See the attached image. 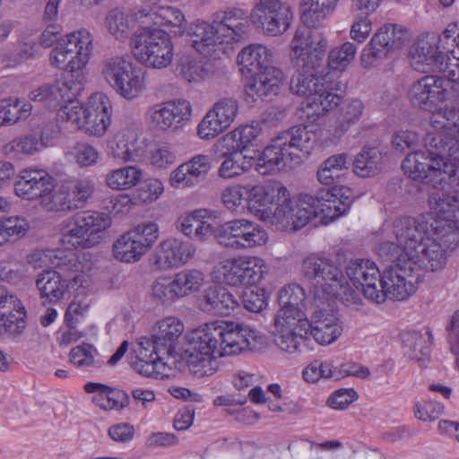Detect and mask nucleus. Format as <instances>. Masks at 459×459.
<instances>
[{
	"label": "nucleus",
	"mask_w": 459,
	"mask_h": 459,
	"mask_svg": "<svg viewBox=\"0 0 459 459\" xmlns=\"http://www.w3.org/2000/svg\"><path fill=\"white\" fill-rule=\"evenodd\" d=\"M186 352L232 356L246 351H260L268 344L265 334L229 321H212L188 333Z\"/></svg>",
	"instance_id": "3"
},
{
	"label": "nucleus",
	"mask_w": 459,
	"mask_h": 459,
	"mask_svg": "<svg viewBox=\"0 0 459 459\" xmlns=\"http://www.w3.org/2000/svg\"><path fill=\"white\" fill-rule=\"evenodd\" d=\"M185 330L183 322L176 316H167L156 323L152 341L154 342V348L162 351L168 357L174 352V343L182 335Z\"/></svg>",
	"instance_id": "33"
},
{
	"label": "nucleus",
	"mask_w": 459,
	"mask_h": 459,
	"mask_svg": "<svg viewBox=\"0 0 459 459\" xmlns=\"http://www.w3.org/2000/svg\"><path fill=\"white\" fill-rule=\"evenodd\" d=\"M261 132L262 126L258 122L240 126L225 134L218 145L227 151L243 152L257 140Z\"/></svg>",
	"instance_id": "36"
},
{
	"label": "nucleus",
	"mask_w": 459,
	"mask_h": 459,
	"mask_svg": "<svg viewBox=\"0 0 459 459\" xmlns=\"http://www.w3.org/2000/svg\"><path fill=\"white\" fill-rule=\"evenodd\" d=\"M364 112V105L359 99L346 100L340 108L337 119L341 133L346 132L351 125L356 124Z\"/></svg>",
	"instance_id": "58"
},
{
	"label": "nucleus",
	"mask_w": 459,
	"mask_h": 459,
	"mask_svg": "<svg viewBox=\"0 0 459 459\" xmlns=\"http://www.w3.org/2000/svg\"><path fill=\"white\" fill-rule=\"evenodd\" d=\"M6 297H12L13 302L0 300V335L17 336L26 327V311L20 306V300L16 296L9 293L4 288Z\"/></svg>",
	"instance_id": "32"
},
{
	"label": "nucleus",
	"mask_w": 459,
	"mask_h": 459,
	"mask_svg": "<svg viewBox=\"0 0 459 459\" xmlns=\"http://www.w3.org/2000/svg\"><path fill=\"white\" fill-rule=\"evenodd\" d=\"M274 329L307 333L309 321L302 309L280 308L274 317Z\"/></svg>",
	"instance_id": "48"
},
{
	"label": "nucleus",
	"mask_w": 459,
	"mask_h": 459,
	"mask_svg": "<svg viewBox=\"0 0 459 459\" xmlns=\"http://www.w3.org/2000/svg\"><path fill=\"white\" fill-rule=\"evenodd\" d=\"M333 195L334 194H332L330 189H321L316 195H313L314 217L320 216L325 223L333 221L347 212V204L338 205Z\"/></svg>",
	"instance_id": "42"
},
{
	"label": "nucleus",
	"mask_w": 459,
	"mask_h": 459,
	"mask_svg": "<svg viewBox=\"0 0 459 459\" xmlns=\"http://www.w3.org/2000/svg\"><path fill=\"white\" fill-rule=\"evenodd\" d=\"M299 74L292 77L290 91L305 96L304 108L307 117H320L336 108L341 97L333 92L331 73L322 74L318 69L298 68Z\"/></svg>",
	"instance_id": "7"
},
{
	"label": "nucleus",
	"mask_w": 459,
	"mask_h": 459,
	"mask_svg": "<svg viewBox=\"0 0 459 459\" xmlns=\"http://www.w3.org/2000/svg\"><path fill=\"white\" fill-rule=\"evenodd\" d=\"M132 64L131 58L127 56L108 57L101 64L100 74L103 80L114 90Z\"/></svg>",
	"instance_id": "53"
},
{
	"label": "nucleus",
	"mask_w": 459,
	"mask_h": 459,
	"mask_svg": "<svg viewBox=\"0 0 459 459\" xmlns=\"http://www.w3.org/2000/svg\"><path fill=\"white\" fill-rule=\"evenodd\" d=\"M456 187L450 188L453 192L447 194L432 193L428 199L429 206L436 216L435 233L446 247L452 250L456 247L458 238L456 213L459 199Z\"/></svg>",
	"instance_id": "11"
},
{
	"label": "nucleus",
	"mask_w": 459,
	"mask_h": 459,
	"mask_svg": "<svg viewBox=\"0 0 459 459\" xmlns=\"http://www.w3.org/2000/svg\"><path fill=\"white\" fill-rule=\"evenodd\" d=\"M116 259L125 263L138 261L146 252L130 231L123 234L113 245Z\"/></svg>",
	"instance_id": "51"
},
{
	"label": "nucleus",
	"mask_w": 459,
	"mask_h": 459,
	"mask_svg": "<svg viewBox=\"0 0 459 459\" xmlns=\"http://www.w3.org/2000/svg\"><path fill=\"white\" fill-rule=\"evenodd\" d=\"M385 261L392 262L393 264L382 274L381 286L377 292L384 294V299L376 303L382 304L386 299L397 301L407 299L416 290L415 283L420 278L417 272L421 269L403 258Z\"/></svg>",
	"instance_id": "12"
},
{
	"label": "nucleus",
	"mask_w": 459,
	"mask_h": 459,
	"mask_svg": "<svg viewBox=\"0 0 459 459\" xmlns=\"http://www.w3.org/2000/svg\"><path fill=\"white\" fill-rule=\"evenodd\" d=\"M426 336L431 337L430 332L427 330L425 334L418 332H408L403 335L404 347L410 351V357L419 361L425 362L429 358V347L427 345Z\"/></svg>",
	"instance_id": "56"
},
{
	"label": "nucleus",
	"mask_w": 459,
	"mask_h": 459,
	"mask_svg": "<svg viewBox=\"0 0 459 459\" xmlns=\"http://www.w3.org/2000/svg\"><path fill=\"white\" fill-rule=\"evenodd\" d=\"M307 333L295 332L290 330L274 329L273 341L275 345L289 354L300 351V345L304 342Z\"/></svg>",
	"instance_id": "60"
},
{
	"label": "nucleus",
	"mask_w": 459,
	"mask_h": 459,
	"mask_svg": "<svg viewBox=\"0 0 459 459\" xmlns=\"http://www.w3.org/2000/svg\"><path fill=\"white\" fill-rule=\"evenodd\" d=\"M195 248L178 238H168L160 243L154 264L160 270H169L186 264L195 255Z\"/></svg>",
	"instance_id": "25"
},
{
	"label": "nucleus",
	"mask_w": 459,
	"mask_h": 459,
	"mask_svg": "<svg viewBox=\"0 0 459 459\" xmlns=\"http://www.w3.org/2000/svg\"><path fill=\"white\" fill-rule=\"evenodd\" d=\"M283 81L284 74L280 68L267 67L253 74L246 88L247 96L253 101L271 100L279 94Z\"/></svg>",
	"instance_id": "26"
},
{
	"label": "nucleus",
	"mask_w": 459,
	"mask_h": 459,
	"mask_svg": "<svg viewBox=\"0 0 459 459\" xmlns=\"http://www.w3.org/2000/svg\"><path fill=\"white\" fill-rule=\"evenodd\" d=\"M202 211H195L190 214L181 216L178 221V229L193 240H205L212 235V227L202 220Z\"/></svg>",
	"instance_id": "44"
},
{
	"label": "nucleus",
	"mask_w": 459,
	"mask_h": 459,
	"mask_svg": "<svg viewBox=\"0 0 459 459\" xmlns=\"http://www.w3.org/2000/svg\"><path fill=\"white\" fill-rule=\"evenodd\" d=\"M424 146L425 152H412L405 157L402 164L404 172L436 189L459 186L457 140H452L449 144L443 134H428Z\"/></svg>",
	"instance_id": "2"
},
{
	"label": "nucleus",
	"mask_w": 459,
	"mask_h": 459,
	"mask_svg": "<svg viewBox=\"0 0 459 459\" xmlns=\"http://www.w3.org/2000/svg\"><path fill=\"white\" fill-rule=\"evenodd\" d=\"M111 113L109 98L102 92H95L89 97L85 105L79 102L65 105L58 111V117L90 135L100 137L106 134L110 125Z\"/></svg>",
	"instance_id": "8"
},
{
	"label": "nucleus",
	"mask_w": 459,
	"mask_h": 459,
	"mask_svg": "<svg viewBox=\"0 0 459 459\" xmlns=\"http://www.w3.org/2000/svg\"><path fill=\"white\" fill-rule=\"evenodd\" d=\"M336 287H333L327 294L322 297V301H328L331 298H335L342 301L346 307L358 309L361 305L359 295L352 290L342 274V281H338ZM322 304L324 302H321Z\"/></svg>",
	"instance_id": "61"
},
{
	"label": "nucleus",
	"mask_w": 459,
	"mask_h": 459,
	"mask_svg": "<svg viewBox=\"0 0 459 459\" xmlns=\"http://www.w3.org/2000/svg\"><path fill=\"white\" fill-rule=\"evenodd\" d=\"M179 75L188 82H199L208 79L215 72L212 62L209 60L182 59L178 65Z\"/></svg>",
	"instance_id": "47"
},
{
	"label": "nucleus",
	"mask_w": 459,
	"mask_h": 459,
	"mask_svg": "<svg viewBox=\"0 0 459 459\" xmlns=\"http://www.w3.org/2000/svg\"><path fill=\"white\" fill-rule=\"evenodd\" d=\"M247 219H236L223 224L217 235L219 242L225 247L239 249L241 245H245L243 237L247 225Z\"/></svg>",
	"instance_id": "55"
},
{
	"label": "nucleus",
	"mask_w": 459,
	"mask_h": 459,
	"mask_svg": "<svg viewBox=\"0 0 459 459\" xmlns=\"http://www.w3.org/2000/svg\"><path fill=\"white\" fill-rule=\"evenodd\" d=\"M281 197L274 203L272 211H265L261 221L276 230L294 232L306 226L315 216L314 199L309 194H299L292 198L288 188L283 186Z\"/></svg>",
	"instance_id": "9"
},
{
	"label": "nucleus",
	"mask_w": 459,
	"mask_h": 459,
	"mask_svg": "<svg viewBox=\"0 0 459 459\" xmlns=\"http://www.w3.org/2000/svg\"><path fill=\"white\" fill-rule=\"evenodd\" d=\"M143 176L140 168L128 165L109 170L105 176V183L115 191L129 190L139 184Z\"/></svg>",
	"instance_id": "41"
},
{
	"label": "nucleus",
	"mask_w": 459,
	"mask_h": 459,
	"mask_svg": "<svg viewBox=\"0 0 459 459\" xmlns=\"http://www.w3.org/2000/svg\"><path fill=\"white\" fill-rule=\"evenodd\" d=\"M218 168V176L223 179H233L247 172L254 165L253 158L244 156L239 151H227Z\"/></svg>",
	"instance_id": "43"
},
{
	"label": "nucleus",
	"mask_w": 459,
	"mask_h": 459,
	"mask_svg": "<svg viewBox=\"0 0 459 459\" xmlns=\"http://www.w3.org/2000/svg\"><path fill=\"white\" fill-rule=\"evenodd\" d=\"M439 39L433 34L420 36L410 49L411 66L420 73H432L445 68L443 52L438 49Z\"/></svg>",
	"instance_id": "19"
},
{
	"label": "nucleus",
	"mask_w": 459,
	"mask_h": 459,
	"mask_svg": "<svg viewBox=\"0 0 459 459\" xmlns=\"http://www.w3.org/2000/svg\"><path fill=\"white\" fill-rule=\"evenodd\" d=\"M283 184L273 182L267 185L246 184L245 203L247 209L255 212L261 220V215L265 211H272L270 205H273L275 201L281 197V190Z\"/></svg>",
	"instance_id": "31"
},
{
	"label": "nucleus",
	"mask_w": 459,
	"mask_h": 459,
	"mask_svg": "<svg viewBox=\"0 0 459 459\" xmlns=\"http://www.w3.org/2000/svg\"><path fill=\"white\" fill-rule=\"evenodd\" d=\"M190 103L185 100H178L152 107L147 112V120L158 130H177L190 118Z\"/></svg>",
	"instance_id": "20"
},
{
	"label": "nucleus",
	"mask_w": 459,
	"mask_h": 459,
	"mask_svg": "<svg viewBox=\"0 0 459 459\" xmlns=\"http://www.w3.org/2000/svg\"><path fill=\"white\" fill-rule=\"evenodd\" d=\"M55 179L44 169H22L14 184V193L26 200H39L55 189Z\"/></svg>",
	"instance_id": "22"
},
{
	"label": "nucleus",
	"mask_w": 459,
	"mask_h": 459,
	"mask_svg": "<svg viewBox=\"0 0 459 459\" xmlns=\"http://www.w3.org/2000/svg\"><path fill=\"white\" fill-rule=\"evenodd\" d=\"M310 333L316 342L329 345L342 335L343 326L337 315L325 308L316 309L309 321Z\"/></svg>",
	"instance_id": "29"
},
{
	"label": "nucleus",
	"mask_w": 459,
	"mask_h": 459,
	"mask_svg": "<svg viewBox=\"0 0 459 459\" xmlns=\"http://www.w3.org/2000/svg\"><path fill=\"white\" fill-rule=\"evenodd\" d=\"M84 390L90 394L96 393L92 402L102 410L110 411L124 407L119 401L122 394L106 385L90 382L84 385Z\"/></svg>",
	"instance_id": "49"
},
{
	"label": "nucleus",
	"mask_w": 459,
	"mask_h": 459,
	"mask_svg": "<svg viewBox=\"0 0 459 459\" xmlns=\"http://www.w3.org/2000/svg\"><path fill=\"white\" fill-rule=\"evenodd\" d=\"M212 21L221 32L226 45L239 42L245 39L248 30L246 12L239 8H230L217 12Z\"/></svg>",
	"instance_id": "28"
},
{
	"label": "nucleus",
	"mask_w": 459,
	"mask_h": 459,
	"mask_svg": "<svg viewBox=\"0 0 459 459\" xmlns=\"http://www.w3.org/2000/svg\"><path fill=\"white\" fill-rule=\"evenodd\" d=\"M351 160L349 155L345 152L337 153L330 156L323 161L317 170L318 181L325 186H331L334 183L335 178L349 169Z\"/></svg>",
	"instance_id": "45"
},
{
	"label": "nucleus",
	"mask_w": 459,
	"mask_h": 459,
	"mask_svg": "<svg viewBox=\"0 0 459 459\" xmlns=\"http://www.w3.org/2000/svg\"><path fill=\"white\" fill-rule=\"evenodd\" d=\"M273 53L265 46L252 44L244 48L238 55V63L241 70L246 69L249 73H258L267 67H273Z\"/></svg>",
	"instance_id": "37"
},
{
	"label": "nucleus",
	"mask_w": 459,
	"mask_h": 459,
	"mask_svg": "<svg viewBox=\"0 0 459 459\" xmlns=\"http://www.w3.org/2000/svg\"><path fill=\"white\" fill-rule=\"evenodd\" d=\"M154 342L148 337L140 338L132 358L133 368L144 377L164 378L169 377L172 368L164 361L162 351L154 348Z\"/></svg>",
	"instance_id": "18"
},
{
	"label": "nucleus",
	"mask_w": 459,
	"mask_h": 459,
	"mask_svg": "<svg viewBox=\"0 0 459 459\" xmlns=\"http://www.w3.org/2000/svg\"><path fill=\"white\" fill-rule=\"evenodd\" d=\"M67 281L54 270H43L36 280V287L41 299L56 303L65 298L68 291Z\"/></svg>",
	"instance_id": "35"
},
{
	"label": "nucleus",
	"mask_w": 459,
	"mask_h": 459,
	"mask_svg": "<svg viewBox=\"0 0 459 459\" xmlns=\"http://www.w3.org/2000/svg\"><path fill=\"white\" fill-rule=\"evenodd\" d=\"M397 243L384 241L377 247L383 260L403 258L424 271H437L446 264V251L437 240L433 224L423 217H404L394 222Z\"/></svg>",
	"instance_id": "1"
},
{
	"label": "nucleus",
	"mask_w": 459,
	"mask_h": 459,
	"mask_svg": "<svg viewBox=\"0 0 459 459\" xmlns=\"http://www.w3.org/2000/svg\"><path fill=\"white\" fill-rule=\"evenodd\" d=\"M211 168V158L208 155H195L170 173L169 184L174 188L195 186L207 177Z\"/></svg>",
	"instance_id": "24"
},
{
	"label": "nucleus",
	"mask_w": 459,
	"mask_h": 459,
	"mask_svg": "<svg viewBox=\"0 0 459 459\" xmlns=\"http://www.w3.org/2000/svg\"><path fill=\"white\" fill-rule=\"evenodd\" d=\"M133 22V18L129 14L118 9H114L107 15L105 24L112 36L123 39L129 36Z\"/></svg>",
	"instance_id": "57"
},
{
	"label": "nucleus",
	"mask_w": 459,
	"mask_h": 459,
	"mask_svg": "<svg viewBox=\"0 0 459 459\" xmlns=\"http://www.w3.org/2000/svg\"><path fill=\"white\" fill-rule=\"evenodd\" d=\"M199 308L213 316H230L238 307V301L225 288L212 285L205 289L198 299Z\"/></svg>",
	"instance_id": "30"
},
{
	"label": "nucleus",
	"mask_w": 459,
	"mask_h": 459,
	"mask_svg": "<svg viewBox=\"0 0 459 459\" xmlns=\"http://www.w3.org/2000/svg\"><path fill=\"white\" fill-rule=\"evenodd\" d=\"M113 158L126 161H134L140 157L136 133L129 128L119 129L109 143Z\"/></svg>",
	"instance_id": "38"
},
{
	"label": "nucleus",
	"mask_w": 459,
	"mask_h": 459,
	"mask_svg": "<svg viewBox=\"0 0 459 459\" xmlns=\"http://www.w3.org/2000/svg\"><path fill=\"white\" fill-rule=\"evenodd\" d=\"M61 242L68 249H88L95 247L100 242V235H85L61 229Z\"/></svg>",
	"instance_id": "63"
},
{
	"label": "nucleus",
	"mask_w": 459,
	"mask_h": 459,
	"mask_svg": "<svg viewBox=\"0 0 459 459\" xmlns=\"http://www.w3.org/2000/svg\"><path fill=\"white\" fill-rule=\"evenodd\" d=\"M172 281L180 299L199 291L204 274L197 269H184L174 274Z\"/></svg>",
	"instance_id": "52"
},
{
	"label": "nucleus",
	"mask_w": 459,
	"mask_h": 459,
	"mask_svg": "<svg viewBox=\"0 0 459 459\" xmlns=\"http://www.w3.org/2000/svg\"><path fill=\"white\" fill-rule=\"evenodd\" d=\"M450 53L452 57L447 56L444 76L424 75L411 85L408 97L412 105L429 112H436L443 102L458 97L459 58L455 56L454 49Z\"/></svg>",
	"instance_id": "6"
},
{
	"label": "nucleus",
	"mask_w": 459,
	"mask_h": 459,
	"mask_svg": "<svg viewBox=\"0 0 459 459\" xmlns=\"http://www.w3.org/2000/svg\"><path fill=\"white\" fill-rule=\"evenodd\" d=\"M238 111V100L224 97L218 100L198 125L201 139L209 140L225 131L234 122Z\"/></svg>",
	"instance_id": "17"
},
{
	"label": "nucleus",
	"mask_w": 459,
	"mask_h": 459,
	"mask_svg": "<svg viewBox=\"0 0 459 459\" xmlns=\"http://www.w3.org/2000/svg\"><path fill=\"white\" fill-rule=\"evenodd\" d=\"M316 142L315 132L306 126L284 130L264 149L255 161V170L261 175H270L287 166L298 165L311 152Z\"/></svg>",
	"instance_id": "4"
},
{
	"label": "nucleus",
	"mask_w": 459,
	"mask_h": 459,
	"mask_svg": "<svg viewBox=\"0 0 459 459\" xmlns=\"http://www.w3.org/2000/svg\"><path fill=\"white\" fill-rule=\"evenodd\" d=\"M40 143L34 135H24L15 138L4 145L6 155L18 157L20 155L30 156L40 150Z\"/></svg>",
	"instance_id": "62"
},
{
	"label": "nucleus",
	"mask_w": 459,
	"mask_h": 459,
	"mask_svg": "<svg viewBox=\"0 0 459 459\" xmlns=\"http://www.w3.org/2000/svg\"><path fill=\"white\" fill-rule=\"evenodd\" d=\"M381 152L372 147L363 148L354 159L353 171L361 178H368L380 171Z\"/></svg>",
	"instance_id": "50"
},
{
	"label": "nucleus",
	"mask_w": 459,
	"mask_h": 459,
	"mask_svg": "<svg viewBox=\"0 0 459 459\" xmlns=\"http://www.w3.org/2000/svg\"><path fill=\"white\" fill-rule=\"evenodd\" d=\"M339 0H302L301 21L307 27H318L333 13Z\"/></svg>",
	"instance_id": "40"
},
{
	"label": "nucleus",
	"mask_w": 459,
	"mask_h": 459,
	"mask_svg": "<svg viewBox=\"0 0 459 459\" xmlns=\"http://www.w3.org/2000/svg\"><path fill=\"white\" fill-rule=\"evenodd\" d=\"M70 73L71 75H67L51 84L56 105L63 101L68 102L67 104L74 102L73 98L82 90V81L83 79L82 70Z\"/></svg>",
	"instance_id": "46"
},
{
	"label": "nucleus",
	"mask_w": 459,
	"mask_h": 459,
	"mask_svg": "<svg viewBox=\"0 0 459 459\" xmlns=\"http://www.w3.org/2000/svg\"><path fill=\"white\" fill-rule=\"evenodd\" d=\"M0 109L3 126H5L28 118L31 114L32 106L19 99H8L0 100Z\"/></svg>",
	"instance_id": "54"
},
{
	"label": "nucleus",
	"mask_w": 459,
	"mask_h": 459,
	"mask_svg": "<svg viewBox=\"0 0 459 459\" xmlns=\"http://www.w3.org/2000/svg\"><path fill=\"white\" fill-rule=\"evenodd\" d=\"M356 52L357 48L351 42L333 48L328 55V67L332 70H344L354 59Z\"/></svg>",
	"instance_id": "64"
},
{
	"label": "nucleus",
	"mask_w": 459,
	"mask_h": 459,
	"mask_svg": "<svg viewBox=\"0 0 459 459\" xmlns=\"http://www.w3.org/2000/svg\"><path fill=\"white\" fill-rule=\"evenodd\" d=\"M301 272L304 278L315 285L314 296L317 302H323L322 297L336 287L338 281H342L339 266L331 259L316 255H310L303 260Z\"/></svg>",
	"instance_id": "15"
},
{
	"label": "nucleus",
	"mask_w": 459,
	"mask_h": 459,
	"mask_svg": "<svg viewBox=\"0 0 459 459\" xmlns=\"http://www.w3.org/2000/svg\"><path fill=\"white\" fill-rule=\"evenodd\" d=\"M61 27L49 24L40 37L41 45L49 48L57 42L50 53L52 65L66 72L82 70L93 50V37L86 29H80L58 39Z\"/></svg>",
	"instance_id": "5"
},
{
	"label": "nucleus",
	"mask_w": 459,
	"mask_h": 459,
	"mask_svg": "<svg viewBox=\"0 0 459 459\" xmlns=\"http://www.w3.org/2000/svg\"><path fill=\"white\" fill-rule=\"evenodd\" d=\"M136 18L141 20L143 26L153 24L160 28L166 27L169 34L174 36H182L187 27V22L183 12L173 6H161L157 10L139 11Z\"/></svg>",
	"instance_id": "27"
},
{
	"label": "nucleus",
	"mask_w": 459,
	"mask_h": 459,
	"mask_svg": "<svg viewBox=\"0 0 459 459\" xmlns=\"http://www.w3.org/2000/svg\"><path fill=\"white\" fill-rule=\"evenodd\" d=\"M251 19L267 36L285 33L293 19L290 6L281 0H257L251 11Z\"/></svg>",
	"instance_id": "14"
},
{
	"label": "nucleus",
	"mask_w": 459,
	"mask_h": 459,
	"mask_svg": "<svg viewBox=\"0 0 459 459\" xmlns=\"http://www.w3.org/2000/svg\"><path fill=\"white\" fill-rule=\"evenodd\" d=\"M213 21H196L190 25L188 35L193 48L204 56L216 57L225 50L223 38Z\"/></svg>",
	"instance_id": "23"
},
{
	"label": "nucleus",
	"mask_w": 459,
	"mask_h": 459,
	"mask_svg": "<svg viewBox=\"0 0 459 459\" xmlns=\"http://www.w3.org/2000/svg\"><path fill=\"white\" fill-rule=\"evenodd\" d=\"M347 276L356 285L362 288L366 299L372 302H379L384 294L377 292L381 286L382 274L377 264L368 259L351 261L346 268Z\"/></svg>",
	"instance_id": "21"
},
{
	"label": "nucleus",
	"mask_w": 459,
	"mask_h": 459,
	"mask_svg": "<svg viewBox=\"0 0 459 459\" xmlns=\"http://www.w3.org/2000/svg\"><path fill=\"white\" fill-rule=\"evenodd\" d=\"M174 46L170 35L160 28H143L132 39L135 59L146 67L161 69L173 59Z\"/></svg>",
	"instance_id": "10"
},
{
	"label": "nucleus",
	"mask_w": 459,
	"mask_h": 459,
	"mask_svg": "<svg viewBox=\"0 0 459 459\" xmlns=\"http://www.w3.org/2000/svg\"><path fill=\"white\" fill-rule=\"evenodd\" d=\"M311 28L297 30L290 41V60L297 68L318 69L325 57L327 41Z\"/></svg>",
	"instance_id": "13"
},
{
	"label": "nucleus",
	"mask_w": 459,
	"mask_h": 459,
	"mask_svg": "<svg viewBox=\"0 0 459 459\" xmlns=\"http://www.w3.org/2000/svg\"><path fill=\"white\" fill-rule=\"evenodd\" d=\"M111 225L110 217L103 212L83 211L75 213L62 223V228L78 233L99 235Z\"/></svg>",
	"instance_id": "34"
},
{
	"label": "nucleus",
	"mask_w": 459,
	"mask_h": 459,
	"mask_svg": "<svg viewBox=\"0 0 459 459\" xmlns=\"http://www.w3.org/2000/svg\"><path fill=\"white\" fill-rule=\"evenodd\" d=\"M187 363L190 370L197 377L213 375L219 368L218 358L221 356L203 355L196 352H187Z\"/></svg>",
	"instance_id": "59"
},
{
	"label": "nucleus",
	"mask_w": 459,
	"mask_h": 459,
	"mask_svg": "<svg viewBox=\"0 0 459 459\" xmlns=\"http://www.w3.org/2000/svg\"><path fill=\"white\" fill-rule=\"evenodd\" d=\"M264 261L256 256H238L227 259L219 265L222 281L232 287L257 284L263 278Z\"/></svg>",
	"instance_id": "16"
},
{
	"label": "nucleus",
	"mask_w": 459,
	"mask_h": 459,
	"mask_svg": "<svg viewBox=\"0 0 459 459\" xmlns=\"http://www.w3.org/2000/svg\"><path fill=\"white\" fill-rule=\"evenodd\" d=\"M146 72L134 65L128 67L114 91L127 100L138 98L146 90Z\"/></svg>",
	"instance_id": "39"
}]
</instances>
